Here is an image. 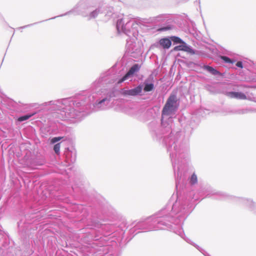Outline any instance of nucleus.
<instances>
[{
	"label": "nucleus",
	"instance_id": "24",
	"mask_svg": "<svg viewBox=\"0 0 256 256\" xmlns=\"http://www.w3.org/2000/svg\"><path fill=\"white\" fill-rule=\"evenodd\" d=\"M248 112V110L246 109H237L234 110L231 112L232 114H243Z\"/></svg>",
	"mask_w": 256,
	"mask_h": 256
},
{
	"label": "nucleus",
	"instance_id": "20",
	"mask_svg": "<svg viewBox=\"0 0 256 256\" xmlns=\"http://www.w3.org/2000/svg\"><path fill=\"white\" fill-rule=\"evenodd\" d=\"M212 195H216V198L218 199H224L228 196L226 194L222 192H215L212 191Z\"/></svg>",
	"mask_w": 256,
	"mask_h": 256
},
{
	"label": "nucleus",
	"instance_id": "25",
	"mask_svg": "<svg viewBox=\"0 0 256 256\" xmlns=\"http://www.w3.org/2000/svg\"><path fill=\"white\" fill-rule=\"evenodd\" d=\"M221 59L223 60L224 62L228 64H234V60L230 59V58L226 56H222Z\"/></svg>",
	"mask_w": 256,
	"mask_h": 256
},
{
	"label": "nucleus",
	"instance_id": "9",
	"mask_svg": "<svg viewBox=\"0 0 256 256\" xmlns=\"http://www.w3.org/2000/svg\"><path fill=\"white\" fill-rule=\"evenodd\" d=\"M142 90V86L139 85L138 86L130 90L122 89L121 93L124 96H137L140 95Z\"/></svg>",
	"mask_w": 256,
	"mask_h": 256
},
{
	"label": "nucleus",
	"instance_id": "15",
	"mask_svg": "<svg viewBox=\"0 0 256 256\" xmlns=\"http://www.w3.org/2000/svg\"><path fill=\"white\" fill-rule=\"evenodd\" d=\"M226 95L230 98L239 100H245L246 98V94L242 92H228L226 93Z\"/></svg>",
	"mask_w": 256,
	"mask_h": 256
},
{
	"label": "nucleus",
	"instance_id": "37",
	"mask_svg": "<svg viewBox=\"0 0 256 256\" xmlns=\"http://www.w3.org/2000/svg\"><path fill=\"white\" fill-rule=\"evenodd\" d=\"M0 102H2L1 100H0Z\"/></svg>",
	"mask_w": 256,
	"mask_h": 256
},
{
	"label": "nucleus",
	"instance_id": "35",
	"mask_svg": "<svg viewBox=\"0 0 256 256\" xmlns=\"http://www.w3.org/2000/svg\"><path fill=\"white\" fill-rule=\"evenodd\" d=\"M120 2H123L122 0H118Z\"/></svg>",
	"mask_w": 256,
	"mask_h": 256
},
{
	"label": "nucleus",
	"instance_id": "16",
	"mask_svg": "<svg viewBox=\"0 0 256 256\" xmlns=\"http://www.w3.org/2000/svg\"><path fill=\"white\" fill-rule=\"evenodd\" d=\"M202 68L214 76H224V74L221 73L216 69L214 68L213 67L208 65H204L202 66Z\"/></svg>",
	"mask_w": 256,
	"mask_h": 256
},
{
	"label": "nucleus",
	"instance_id": "13",
	"mask_svg": "<svg viewBox=\"0 0 256 256\" xmlns=\"http://www.w3.org/2000/svg\"><path fill=\"white\" fill-rule=\"evenodd\" d=\"M174 51L186 52L190 54H196V51L192 49L190 46L188 45L184 42H182L181 44L176 46L174 48Z\"/></svg>",
	"mask_w": 256,
	"mask_h": 256
},
{
	"label": "nucleus",
	"instance_id": "33",
	"mask_svg": "<svg viewBox=\"0 0 256 256\" xmlns=\"http://www.w3.org/2000/svg\"><path fill=\"white\" fill-rule=\"evenodd\" d=\"M53 102H54L52 104V106H51V107H50V109H51L52 110H53V108H54V102H55V103H56V102H55V100H53Z\"/></svg>",
	"mask_w": 256,
	"mask_h": 256
},
{
	"label": "nucleus",
	"instance_id": "5",
	"mask_svg": "<svg viewBox=\"0 0 256 256\" xmlns=\"http://www.w3.org/2000/svg\"><path fill=\"white\" fill-rule=\"evenodd\" d=\"M90 94L91 96L94 97L91 105V112L108 109L111 98L114 96V92L108 89L96 90H92L90 89Z\"/></svg>",
	"mask_w": 256,
	"mask_h": 256
},
{
	"label": "nucleus",
	"instance_id": "6",
	"mask_svg": "<svg viewBox=\"0 0 256 256\" xmlns=\"http://www.w3.org/2000/svg\"><path fill=\"white\" fill-rule=\"evenodd\" d=\"M119 79L117 78L114 70L110 69L100 74V77L92 84L90 89L92 90H101L100 88L104 85L113 84L116 82L118 84Z\"/></svg>",
	"mask_w": 256,
	"mask_h": 256
},
{
	"label": "nucleus",
	"instance_id": "23",
	"mask_svg": "<svg viewBox=\"0 0 256 256\" xmlns=\"http://www.w3.org/2000/svg\"><path fill=\"white\" fill-rule=\"evenodd\" d=\"M190 184L194 185L198 182V178L195 173H193L189 179Z\"/></svg>",
	"mask_w": 256,
	"mask_h": 256
},
{
	"label": "nucleus",
	"instance_id": "17",
	"mask_svg": "<svg viewBox=\"0 0 256 256\" xmlns=\"http://www.w3.org/2000/svg\"><path fill=\"white\" fill-rule=\"evenodd\" d=\"M238 200L240 202L246 205V206H248L250 210H253L252 206H254V204L252 200L244 198H238Z\"/></svg>",
	"mask_w": 256,
	"mask_h": 256
},
{
	"label": "nucleus",
	"instance_id": "2",
	"mask_svg": "<svg viewBox=\"0 0 256 256\" xmlns=\"http://www.w3.org/2000/svg\"><path fill=\"white\" fill-rule=\"evenodd\" d=\"M179 102L176 95L170 94L162 110L161 124L155 122H152L149 124L154 139L160 140L164 138L163 142L166 146L172 162L176 188L178 184L186 178L188 156V146L178 144V139L180 132H177L174 134L172 131V118L171 116L177 110Z\"/></svg>",
	"mask_w": 256,
	"mask_h": 256
},
{
	"label": "nucleus",
	"instance_id": "21",
	"mask_svg": "<svg viewBox=\"0 0 256 256\" xmlns=\"http://www.w3.org/2000/svg\"><path fill=\"white\" fill-rule=\"evenodd\" d=\"M154 88V84L152 83H147L146 82H144V90L145 92L152 91Z\"/></svg>",
	"mask_w": 256,
	"mask_h": 256
},
{
	"label": "nucleus",
	"instance_id": "1",
	"mask_svg": "<svg viewBox=\"0 0 256 256\" xmlns=\"http://www.w3.org/2000/svg\"><path fill=\"white\" fill-rule=\"evenodd\" d=\"M198 198L191 191L185 196L178 197L173 194L166 206L155 214L144 220L138 222L131 232L140 230L142 232L169 230L180 236L188 243L194 246L205 256H210L204 249L185 236L182 225L189 214L192 211L195 200Z\"/></svg>",
	"mask_w": 256,
	"mask_h": 256
},
{
	"label": "nucleus",
	"instance_id": "11",
	"mask_svg": "<svg viewBox=\"0 0 256 256\" xmlns=\"http://www.w3.org/2000/svg\"><path fill=\"white\" fill-rule=\"evenodd\" d=\"M140 66L138 64H134L132 66L126 74L118 80V84H121L124 81L128 80L130 77L132 76L134 73L139 71Z\"/></svg>",
	"mask_w": 256,
	"mask_h": 256
},
{
	"label": "nucleus",
	"instance_id": "12",
	"mask_svg": "<svg viewBox=\"0 0 256 256\" xmlns=\"http://www.w3.org/2000/svg\"><path fill=\"white\" fill-rule=\"evenodd\" d=\"M64 156L66 162L68 164L74 163L76 158V153L75 150H70L68 148L64 152Z\"/></svg>",
	"mask_w": 256,
	"mask_h": 256
},
{
	"label": "nucleus",
	"instance_id": "31",
	"mask_svg": "<svg viewBox=\"0 0 256 256\" xmlns=\"http://www.w3.org/2000/svg\"><path fill=\"white\" fill-rule=\"evenodd\" d=\"M163 18V16L162 15H159V16H157L156 18V20L160 21V18Z\"/></svg>",
	"mask_w": 256,
	"mask_h": 256
},
{
	"label": "nucleus",
	"instance_id": "3",
	"mask_svg": "<svg viewBox=\"0 0 256 256\" xmlns=\"http://www.w3.org/2000/svg\"><path fill=\"white\" fill-rule=\"evenodd\" d=\"M94 97L91 96L90 91H85L75 98H67L68 111H63V118L72 123L80 122L91 112V105Z\"/></svg>",
	"mask_w": 256,
	"mask_h": 256
},
{
	"label": "nucleus",
	"instance_id": "27",
	"mask_svg": "<svg viewBox=\"0 0 256 256\" xmlns=\"http://www.w3.org/2000/svg\"><path fill=\"white\" fill-rule=\"evenodd\" d=\"M63 137L62 136L54 137L51 139L50 143L55 144L58 142V141L60 140Z\"/></svg>",
	"mask_w": 256,
	"mask_h": 256
},
{
	"label": "nucleus",
	"instance_id": "32",
	"mask_svg": "<svg viewBox=\"0 0 256 256\" xmlns=\"http://www.w3.org/2000/svg\"><path fill=\"white\" fill-rule=\"evenodd\" d=\"M36 24V23H34V24H30L26 25V26H21V27H20L19 28H21V29H22V28H27V27L30 26H32V25H33V24Z\"/></svg>",
	"mask_w": 256,
	"mask_h": 256
},
{
	"label": "nucleus",
	"instance_id": "28",
	"mask_svg": "<svg viewBox=\"0 0 256 256\" xmlns=\"http://www.w3.org/2000/svg\"><path fill=\"white\" fill-rule=\"evenodd\" d=\"M54 102H53V100H50L48 102H45L41 104V106H50V108L52 106V104Z\"/></svg>",
	"mask_w": 256,
	"mask_h": 256
},
{
	"label": "nucleus",
	"instance_id": "19",
	"mask_svg": "<svg viewBox=\"0 0 256 256\" xmlns=\"http://www.w3.org/2000/svg\"><path fill=\"white\" fill-rule=\"evenodd\" d=\"M34 114V113L26 114L18 117V120L20 122L28 120Z\"/></svg>",
	"mask_w": 256,
	"mask_h": 256
},
{
	"label": "nucleus",
	"instance_id": "22",
	"mask_svg": "<svg viewBox=\"0 0 256 256\" xmlns=\"http://www.w3.org/2000/svg\"><path fill=\"white\" fill-rule=\"evenodd\" d=\"M171 40V42H173L174 44H181L184 41L182 40L180 38L176 36H172L170 38Z\"/></svg>",
	"mask_w": 256,
	"mask_h": 256
},
{
	"label": "nucleus",
	"instance_id": "29",
	"mask_svg": "<svg viewBox=\"0 0 256 256\" xmlns=\"http://www.w3.org/2000/svg\"><path fill=\"white\" fill-rule=\"evenodd\" d=\"M236 66L238 68H243L242 62L241 61L238 62L236 64Z\"/></svg>",
	"mask_w": 256,
	"mask_h": 256
},
{
	"label": "nucleus",
	"instance_id": "10",
	"mask_svg": "<svg viewBox=\"0 0 256 256\" xmlns=\"http://www.w3.org/2000/svg\"><path fill=\"white\" fill-rule=\"evenodd\" d=\"M172 45L171 40L168 38H160L158 41L156 42L153 46L158 48L168 49Z\"/></svg>",
	"mask_w": 256,
	"mask_h": 256
},
{
	"label": "nucleus",
	"instance_id": "36",
	"mask_svg": "<svg viewBox=\"0 0 256 256\" xmlns=\"http://www.w3.org/2000/svg\"><path fill=\"white\" fill-rule=\"evenodd\" d=\"M127 44H128L129 42L128 41V40H127Z\"/></svg>",
	"mask_w": 256,
	"mask_h": 256
},
{
	"label": "nucleus",
	"instance_id": "34",
	"mask_svg": "<svg viewBox=\"0 0 256 256\" xmlns=\"http://www.w3.org/2000/svg\"><path fill=\"white\" fill-rule=\"evenodd\" d=\"M56 17L57 16H54V17L52 18H51V19H54V18H56ZM48 20H50V18H49Z\"/></svg>",
	"mask_w": 256,
	"mask_h": 256
},
{
	"label": "nucleus",
	"instance_id": "7",
	"mask_svg": "<svg viewBox=\"0 0 256 256\" xmlns=\"http://www.w3.org/2000/svg\"><path fill=\"white\" fill-rule=\"evenodd\" d=\"M91 6L90 4H88L84 0H81L72 10L58 16H63L70 13H74L75 14H80L84 16H87L88 12L86 10Z\"/></svg>",
	"mask_w": 256,
	"mask_h": 256
},
{
	"label": "nucleus",
	"instance_id": "8",
	"mask_svg": "<svg viewBox=\"0 0 256 256\" xmlns=\"http://www.w3.org/2000/svg\"><path fill=\"white\" fill-rule=\"evenodd\" d=\"M55 102H58L54 104L53 110H58L60 112V118L63 120H68L67 119L63 118V111H68L67 104H68V100L67 98H61L57 100H55Z\"/></svg>",
	"mask_w": 256,
	"mask_h": 256
},
{
	"label": "nucleus",
	"instance_id": "18",
	"mask_svg": "<svg viewBox=\"0 0 256 256\" xmlns=\"http://www.w3.org/2000/svg\"><path fill=\"white\" fill-rule=\"evenodd\" d=\"M103 12L105 14L106 16H107L108 18H110L114 14V10L113 7L112 6H104Z\"/></svg>",
	"mask_w": 256,
	"mask_h": 256
},
{
	"label": "nucleus",
	"instance_id": "4",
	"mask_svg": "<svg viewBox=\"0 0 256 256\" xmlns=\"http://www.w3.org/2000/svg\"><path fill=\"white\" fill-rule=\"evenodd\" d=\"M118 33H123L130 38V42H133L138 38L139 25L132 18L127 15L120 16L116 22Z\"/></svg>",
	"mask_w": 256,
	"mask_h": 256
},
{
	"label": "nucleus",
	"instance_id": "26",
	"mask_svg": "<svg viewBox=\"0 0 256 256\" xmlns=\"http://www.w3.org/2000/svg\"><path fill=\"white\" fill-rule=\"evenodd\" d=\"M60 142L54 145V150L56 154H59L60 152Z\"/></svg>",
	"mask_w": 256,
	"mask_h": 256
},
{
	"label": "nucleus",
	"instance_id": "14",
	"mask_svg": "<svg viewBox=\"0 0 256 256\" xmlns=\"http://www.w3.org/2000/svg\"><path fill=\"white\" fill-rule=\"evenodd\" d=\"M103 4H99L97 8L88 14L87 16H88V19L95 18L100 14L103 13Z\"/></svg>",
	"mask_w": 256,
	"mask_h": 256
},
{
	"label": "nucleus",
	"instance_id": "30",
	"mask_svg": "<svg viewBox=\"0 0 256 256\" xmlns=\"http://www.w3.org/2000/svg\"><path fill=\"white\" fill-rule=\"evenodd\" d=\"M170 29V28L169 27V26H166V27H162V28H161L159 29V30L160 31H166V30H168Z\"/></svg>",
	"mask_w": 256,
	"mask_h": 256
}]
</instances>
